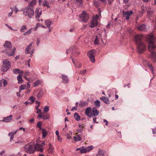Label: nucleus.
Masks as SVG:
<instances>
[{"mask_svg": "<svg viewBox=\"0 0 156 156\" xmlns=\"http://www.w3.org/2000/svg\"><path fill=\"white\" fill-rule=\"evenodd\" d=\"M148 40L149 43L148 49L151 52V58L154 61H156V52H154L156 49V41L152 35L148 37Z\"/></svg>", "mask_w": 156, "mask_h": 156, "instance_id": "f257e3e1", "label": "nucleus"}, {"mask_svg": "<svg viewBox=\"0 0 156 156\" xmlns=\"http://www.w3.org/2000/svg\"><path fill=\"white\" fill-rule=\"evenodd\" d=\"M143 36L137 35L135 37L134 40L137 45V49L139 53H142L146 50V46L142 41Z\"/></svg>", "mask_w": 156, "mask_h": 156, "instance_id": "f03ea898", "label": "nucleus"}, {"mask_svg": "<svg viewBox=\"0 0 156 156\" xmlns=\"http://www.w3.org/2000/svg\"><path fill=\"white\" fill-rule=\"evenodd\" d=\"M23 14L25 16H27L30 18H31L34 14V10L33 7L27 6L24 9Z\"/></svg>", "mask_w": 156, "mask_h": 156, "instance_id": "7ed1b4c3", "label": "nucleus"}, {"mask_svg": "<svg viewBox=\"0 0 156 156\" xmlns=\"http://www.w3.org/2000/svg\"><path fill=\"white\" fill-rule=\"evenodd\" d=\"M10 66V63L7 59L3 60L2 67L1 68L2 71L4 73L9 69ZM4 73H3V74Z\"/></svg>", "mask_w": 156, "mask_h": 156, "instance_id": "20e7f679", "label": "nucleus"}, {"mask_svg": "<svg viewBox=\"0 0 156 156\" xmlns=\"http://www.w3.org/2000/svg\"><path fill=\"white\" fill-rule=\"evenodd\" d=\"M24 149L27 153L30 154L33 153L35 151L34 146L29 144L25 145L24 147Z\"/></svg>", "mask_w": 156, "mask_h": 156, "instance_id": "39448f33", "label": "nucleus"}, {"mask_svg": "<svg viewBox=\"0 0 156 156\" xmlns=\"http://www.w3.org/2000/svg\"><path fill=\"white\" fill-rule=\"evenodd\" d=\"M80 19L82 21L86 23L89 19L88 15L84 11H83L80 16Z\"/></svg>", "mask_w": 156, "mask_h": 156, "instance_id": "423d86ee", "label": "nucleus"}, {"mask_svg": "<svg viewBox=\"0 0 156 156\" xmlns=\"http://www.w3.org/2000/svg\"><path fill=\"white\" fill-rule=\"evenodd\" d=\"M16 50V48L15 47H14L12 49H10L9 50L7 49H5V50L2 51V52L4 53H5L6 55L9 56H13L14 55V53Z\"/></svg>", "mask_w": 156, "mask_h": 156, "instance_id": "0eeeda50", "label": "nucleus"}, {"mask_svg": "<svg viewBox=\"0 0 156 156\" xmlns=\"http://www.w3.org/2000/svg\"><path fill=\"white\" fill-rule=\"evenodd\" d=\"M95 51L94 50H93L90 51L88 52V56L90 61L93 63H94L95 61V57L94 54L95 53Z\"/></svg>", "mask_w": 156, "mask_h": 156, "instance_id": "6e6552de", "label": "nucleus"}, {"mask_svg": "<svg viewBox=\"0 0 156 156\" xmlns=\"http://www.w3.org/2000/svg\"><path fill=\"white\" fill-rule=\"evenodd\" d=\"M99 112L97 110V108L96 107H94L92 109L91 112L90 113V118L93 116H97L99 114Z\"/></svg>", "mask_w": 156, "mask_h": 156, "instance_id": "1a4fd4ad", "label": "nucleus"}, {"mask_svg": "<svg viewBox=\"0 0 156 156\" xmlns=\"http://www.w3.org/2000/svg\"><path fill=\"white\" fill-rule=\"evenodd\" d=\"M123 16L125 19L128 20L129 18L130 15H132L133 13V12L132 11H127L125 12L123 11Z\"/></svg>", "mask_w": 156, "mask_h": 156, "instance_id": "9d476101", "label": "nucleus"}, {"mask_svg": "<svg viewBox=\"0 0 156 156\" xmlns=\"http://www.w3.org/2000/svg\"><path fill=\"white\" fill-rule=\"evenodd\" d=\"M42 14V10L40 8H37L35 11V17L36 19H38Z\"/></svg>", "mask_w": 156, "mask_h": 156, "instance_id": "9b49d317", "label": "nucleus"}, {"mask_svg": "<svg viewBox=\"0 0 156 156\" xmlns=\"http://www.w3.org/2000/svg\"><path fill=\"white\" fill-rule=\"evenodd\" d=\"M3 46L6 49L9 50L12 48V46L11 42L8 41H6L3 45Z\"/></svg>", "mask_w": 156, "mask_h": 156, "instance_id": "f8f14e48", "label": "nucleus"}, {"mask_svg": "<svg viewBox=\"0 0 156 156\" xmlns=\"http://www.w3.org/2000/svg\"><path fill=\"white\" fill-rule=\"evenodd\" d=\"M98 18H93L92 23L90 26V27L91 28H94V27L96 26L97 25L98 23L97 22V19Z\"/></svg>", "mask_w": 156, "mask_h": 156, "instance_id": "ddd939ff", "label": "nucleus"}, {"mask_svg": "<svg viewBox=\"0 0 156 156\" xmlns=\"http://www.w3.org/2000/svg\"><path fill=\"white\" fill-rule=\"evenodd\" d=\"M60 78L62 79V81L63 83H67L69 81L68 76L66 75H62L60 77Z\"/></svg>", "mask_w": 156, "mask_h": 156, "instance_id": "4468645a", "label": "nucleus"}, {"mask_svg": "<svg viewBox=\"0 0 156 156\" xmlns=\"http://www.w3.org/2000/svg\"><path fill=\"white\" fill-rule=\"evenodd\" d=\"M35 150H36L37 151H40V152H42L43 151V149L42 148V146L40 144H37L35 146Z\"/></svg>", "mask_w": 156, "mask_h": 156, "instance_id": "2eb2a0df", "label": "nucleus"}, {"mask_svg": "<svg viewBox=\"0 0 156 156\" xmlns=\"http://www.w3.org/2000/svg\"><path fill=\"white\" fill-rule=\"evenodd\" d=\"M12 115H10L7 117H4L2 120V121L7 122H10L12 119Z\"/></svg>", "mask_w": 156, "mask_h": 156, "instance_id": "dca6fc26", "label": "nucleus"}, {"mask_svg": "<svg viewBox=\"0 0 156 156\" xmlns=\"http://www.w3.org/2000/svg\"><path fill=\"white\" fill-rule=\"evenodd\" d=\"M91 112V108L90 107H88L85 110V114L89 118H90V113Z\"/></svg>", "mask_w": 156, "mask_h": 156, "instance_id": "f3484780", "label": "nucleus"}, {"mask_svg": "<svg viewBox=\"0 0 156 156\" xmlns=\"http://www.w3.org/2000/svg\"><path fill=\"white\" fill-rule=\"evenodd\" d=\"M13 72L15 74L19 73L21 75L23 73V71L20 70L18 69H13Z\"/></svg>", "mask_w": 156, "mask_h": 156, "instance_id": "a211bd4d", "label": "nucleus"}, {"mask_svg": "<svg viewBox=\"0 0 156 156\" xmlns=\"http://www.w3.org/2000/svg\"><path fill=\"white\" fill-rule=\"evenodd\" d=\"M101 100H102L103 102L106 104H109V101L108 98L105 97H102L100 98Z\"/></svg>", "mask_w": 156, "mask_h": 156, "instance_id": "6ab92c4d", "label": "nucleus"}, {"mask_svg": "<svg viewBox=\"0 0 156 156\" xmlns=\"http://www.w3.org/2000/svg\"><path fill=\"white\" fill-rule=\"evenodd\" d=\"M32 45V43H30L28 46L25 49V53L27 54H29L30 52H29V50L31 49Z\"/></svg>", "mask_w": 156, "mask_h": 156, "instance_id": "aec40b11", "label": "nucleus"}, {"mask_svg": "<svg viewBox=\"0 0 156 156\" xmlns=\"http://www.w3.org/2000/svg\"><path fill=\"white\" fill-rule=\"evenodd\" d=\"M138 30L140 31H145L146 30L145 25L144 24L141 25L137 27Z\"/></svg>", "mask_w": 156, "mask_h": 156, "instance_id": "412c9836", "label": "nucleus"}, {"mask_svg": "<svg viewBox=\"0 0 156 156\" xmlns=\"http://www.w3.org/2000/svg\"><path fill=\"white\" fill-rule=\"evenodd\" d=\"M17 131H15L14 133L12 132H10L8 134V136L10 137V141H11L13 139L14 136L15 134L16 133Z\"/></svg>", "mask_w": 156, "mask_h": 156, "instance_id": "4be33fe9", "label": "nucleus"}, {"mask_svg": "<svg viewBox=\"0 0 156 156\" xmlns=\"http://www.w3.org/2000/svg\"><path fill=\"white\" fill-rule=\"evenodd\" d=\"M17 79L18 81V83H23V80L22 79L21 75L19 74L17 77Z\"/></svg>", "mask_w": 156, "mask_h": 156, "instance_id": "5701e85b", "label": "nucleus"}, {"mask_svg": "<svg viewBox=\"0 0 156 156\" xmlns=\"http://www.w3.org/2000/svg\"><path fill=\"white\" fill-rule=\"evenodd\" d=\"M49 148L48 150V151L49 154H51L53 152V148L51 144H49Z\"/></svg>", "mask_w": 156, "mask_h": 156, "instance_id": "b1692460", "label": "nucleus"}, {"mask_svg": "<svg viewBox=\"0 0 156 156\" xmlns=\"http://www.w3.org/2000/svg\"><path fill=\"white\" fill-rule=\"evenodd\" d=\"M51 23V21L49 20H47L45 21V24L47 27L49 28Z\"/></svg>", "mask_w": 156, "mask_h": 156, "instance_id": "393cba45", "label": "nucleus"}, {"mask_svg": "<svg viewBox=\"0 0 156 156\" xmlns=\"http://www.w3.org/2000/svg\"><path fill=\"white\" fill-rule=\"evenodd\" d=\"M74 139L75 141H80L81 140V135L79 134L77 136L74 137Z\"/></svg>", "mask_w": 156, "mask_h": 156, "instance_id": "a878e982", "label": "nucleus"}, {"mask_svg": "<svg viewBox=\"0 0 156 156\" xmlns=\"http://www.w3.org/2000/svg\"><path fill=\"white\" fill-rule=\"evenodd\" d=\"M43 94V91L42 89H41L37 95V97L38 99H41L42 95Z\"/></svg>", "mask_w": 156, "mask_h": 156, "instance_id": "bb28decb", "label": "nucleus"}, {"mask_svg": "<svg viewBox=\"0 0 156 156\" xmlns=\"http://www.w3.org/2000/svg\"><path fill=\"white\" fill-rule=\"evenodd\" d=\"M74 118L77 121H79L80 120V116L77 113L74 114Z\"/></svg>", "mask_w": 156, "mask_h": 156, "instance_id": "cd10ccee", "label": "nucleus"}, {"mask_svg": "<svg viewBox=\"0 0 156 156\" xmlns=\"http://www.w3.org/2000/svg\"><path fill=\"white\" fill-rule=\"evenodd\" d=\"M43 5L44 7L47 6L48 8L50 7L49 2L46 0H44L43 1Z\"/></svg>", "mask_w": 156, "mask_h": 156, "instance_id": "c85d7f7f", "label": "nucleus"}, {"mask_svg": "<svg viewBox=\"0 0 156 156\" xmlns=\"http://www.w3.org/2000/svg\"><path fill=\"white\" fill-rule=\"evenodd\" d=\"M42 83V81L40 80H37L34 83V86L36 87L38 85L41 84Z\"/></svg>", "mask_w": 156, "mask_h": 156, "instance_id": "c756f323", "label": "nucleus"}, {"mask_svg": "<svg viewBox=\"0 0 156 156\" xmlns=\"http://www.w3.org/2000/svg\"><path fill=\"white\" fill-rule=\"evenodd\" d=\"M79 105L81 107H83L87 106V103L86 101L80 102L79 104Z\"/></svg>", "mask_w": 156, "mask_h": 156, "instance_id": "7c9ffc66", "label": "nucleus"}, {"mask_svg": "<svg viewBox=\"0 0 156 156\" xmlns=\"http://www.w3.org/2000/svg\"><path fill=\"white\" fill-rule=\"evenodd\" d=\"M36 0H33L31 2L29 3V5L28 6L29 7H33V6L36 4Z\"/></svg>", "mask_w": 156, "mask_h": 156, "instance_id": "2f4dec72", "label": "nucleus"}, {"mask_svg": "<svg viewBox=\"0 0 156 156\" xmlns=\"http://www.w3.org/2000/svg\"><path fill=\"white\" fill-rule=\"evenodd\" d=\"M147 13L148 16H150L154 13V11L151 9H148L147 10Z\"/></svg>", "mask_w": 156, "mask_h": 156, "instance_id": "473e14b6", "label": "nucleus"}, {"mask_svg": "<svg viewBox=\"0 0 156 156\" xmlns=\"http://www.w3.org/2000/svg\"><path fill=\"white\" fill-rule=\"evenodd\" d=\"M72 61L73 63H74V65H75V66L77 67L78 68H80L81 66V64L80 62H77L76 63L72 59Z\"/></svg>", "mask_w": 156, "mask_h": 156, "instance_id": "72a5a7b5", "label": "nucleus"}, {"mask_svg": "<svg viewBox=\"0 0 156 156\" xmlns=\"http://www.w3.org/2000/svg\"><path fill=\"white\" fill-rule=\"evenodd\" d=\"M94 105L95 106V107H99L100 106V102L99 101L97 100L94 101Z\"/></svg>", "mask_w": 156, "mask_h": 156, "instance_id": "f704fd0d", "label": "nucleus"}, {"mask_svg": "<svg viewBox=\"0 0 156 156\" xmlns=\"http://www.w3.org/2000/svg\"><path fill=\"white\" fill-rule=\"evenodd\" d=\"M42 137L44 138L47 135V132L45 129H42Z\"/></svg>", "mask_w": 156, "mask_h": 156, "instance_id": "c9c22d12", "label": "nucleus"}, {"mask_svg": "<svg viewBox=\"0 0 156 156\" xmlns=\"http://www.w3.org/2000/svg\"><path fill=\"white\" fill-rule=\"evenodd\" d=\"M27 28L25 25H23L22 27L20 29V31L22 32H23L27 30Z\"/></svg>", "mask_w": 156, "mask_h": 156, "instance_id": "e433bc0d", "label": "nucleus"}, {"mask_svg": "<svg viewBox=\"0 0 156 156\" xmlns=\"http://www.w3.org/2000/svg\"><path fill=\"white\" fill-rule=\"evenodd\" d=\"M49 115L48 114H43V119H47L49 118Z\"/></svg>", "mask_w": 156, "mask_h": 156, "instance_id": "4c0bfd02", "label": "nucleus"}, {"mask_svg": "<svg viewBox=\"0 0 156 156\" xmlns=\"http://www.w3.org/2000/svg\"><path fill=\"white\" fill-rule=\"evenodd\" d=\"M94 44L95 45L98 44H99V40L98 37L97 36H96L95 38V40L94 41Z\"/></svg>", "mask_w": 156, "mask_h": 156, "instance_id": "58836bf2", "label": "nucleus"}, {"mask_svg": "<svg viewBox=\"0 0 156 156\" xmlns=\"http://www.w3.org/2000/svg\"><path fill=\"white\" fill-rule=\"evenodd\" d=\"M96 156H105L104 153L100 150L98 151V154Z\"/></svg>", "mask_w": 156, "mask_h": 156, "instance_id": "ea45409f", "label": "nucleus"}, {"mask_svg": "<svg viewBox=\"0 0 156 156\" xmlns=\"http://www.w3.org/2000/svg\"><path fill=\"white\" fill-rule=\"evenodd\" d=\"M31 32V29H29L26 32L24 33L23 34V35L26 36L30 34Z\"/></svg>", "mask_w": 156, "mask_h": 156, "instance_id": "a19ab883", "label": "nucleus"}, {"mask_svg": "<svg viewBox=\"0 0 156 156\" xmlns=\"http://www.w3.org/2000/svg\"><path fill=\"white\" fill-rule=\"evenodd\" d=\"M49 110V107L48 106H45L44 108V112L46 113Z\"/></svg>", "mask_w": 156, "mask_h": 156, "instance_id": "79ce46f5", "label": "nucleus"}, {"mask_svg": "<svg viewBox=\"0 0 156 156\" xmlns=\"http://www.w3.org/2000/svg\"><path fill=\"white\" fill-rule=\"evenodd\" d=\"M80 151L81 153H85L87 151V149L86 148L80 149Z\"/></svg>", "mask_w": 156, "mask_h": 156, "instance_id": "37998d69", "label": "nucleus"}, {"mask_svg": "<svg viewBox=\"0 0 156 156\" xmlns=\"http://www.w3.org/2000/svg\"><path fill=\"white\" fill-rule=\"evenodd\" d=\"M100 2L98 0H95L94 2V4L95 6L97 7L98 6Z\"/></svg>", "mask_w": 156, "mask_h": 156, "instance_id": "c03bdc74", "label": "nucleus"}, {"mask_svg": "<svg viewBox=\"0 0 156 156\" xmlns=\"http://www.w3.org/2000/svg\"><path fill=\"white\" fill-rule=\"evenodd\" d=\"M26 87V85H21L20 88V91L24 89Z\"/></svg>", "mask_w": 156, "mask_h": 156, "instance_id": "a18cd8bd", "label": "nucleus"}, {"mask_svg": "<svg viewBox=\"0 0 156 156\" xmlns=\"http://www.w3.org/2000/svg\"><path fill=\"white\" fill-rule=\"evenodd\" d=\"M147 66L151 70L153 69V67L151 64L149 63L148 64Z\"/></svg>", "mask_w": 156, "mask_h": 156, "instance_id": "49530a36", "label": "nucleus"}, {"mask_svg": "<svg viewBox=\"0 0 156 156\" xmlns=\"http://www.w3.org/2000/svg\"><path fill=\"white\" fill-rule=\"evenodd\" d=\"M41 24L39 23H37L36 25V27L35 28V30H36L38 28L41 27Z\"/></svg>", "mask_w": 156, "mask_h": 156, "instance_id": "de8ad7c7", "label": "nucleus"}, {"mask_svg": "<svg viewBox=\"0 0 156 156\" xmlns=\"http://www.w3.org/2000/svg\"><path fill=\"white\" fill-rule=\"evenodd\" d=\"M29 99L32 102H34V101L35 98L33 96H31L30 98Z\"/></svg>", "mask_w": 156, "mask_h": 156, "instance_id": "09e8293b", "label": "nucleus"}, {"mask_svg": "<svg viewBox=\"0 0 156 156\" xmlns=\"http://www.w3.org/2000/svg\"><path fill=\"white\" fill-rule=\"evenodd\" d=\"M84 126H82V127L79 129H78L77 130V132L79 133H81L83 131V127Z\"/></svg>", "mask_w": 156, "mask_h": 156, "instance_id": "8fccbe9b", "label": "nucleus"}, {"mask_svg": "<svg viewBox=\"0 0 156 156\" xmlns=\"http://www.w3.org/2000/svg\"><path fill=\"white\" fill-rule=\"evenodd\" d=\"M93 148V147L92 146H90L87 147V150L88 151H89L92 150Z\"/></svg>", "mask_w": 156, "mask_h": 156, "instance_id": "3c124183", "label": "nucleus"}, {"mask_svg": "<svg viewBox=\"0 0 156 156\" xmlns=\"http://www.w3.org/2000/svg\"><path fill=\"white\" fill-rule=\"evenodd\" d=\"M86 72V69L82 71H81L80 72V74L83 75L85 74Z\"/></svg>", "mask_w": 156, "mask_h": 156, "instance_id": "603ef678", "label": "nucleus"}, {"mask_svg": "<svg viewBox=\"0 0 156 156\" xmlns=\"http://www.w3.org/2000/svg\"><path fill=\"white\" fill-rule=\"evenodd\" d=\"M62 138L60 137L59 135L57 136V140H58L60 142H62Z\"/></svg>", "mask_w": 156, "mask_h": 156, "instance_id": "864d4df0", "label": "nucleus"}, {"mask_svg": "<svg viewBox=\"0 0 156 156\" xmlns=\"http://www.w3.org/2000/svg\"><path fill=\"white\" fill-rule=\"evenodd\" d=\"M113 25L112 23L111 22H109L107 25V28H110V26Z\"/></svg>", "mask_w": 156, "mask_h": 156, "instance_id": "5fc2aeb1", "label": "nucleus"}, {"mask_svg": "<svg viewBox=\"0 0 156 156\" xmlns=\"http://www.w3.org/2000/svg\"><path fill=\"white\" fill-rule=\"evenodd\" d=\"M3 83L4 86H5L7 84V81H6L5 80H3Z\"/></svg>", "mask_w": 156, "mask_h": 156, "instance_id": "6e6d98bb", "label": "nucleus"}, {"mask_svg": "<svg viewBox=\"0 0 156 156\" xmlns=\"http://www.w3.org/2000/svg\"><path fill=\"white\" fill-rule=\"evenodd\" d=\"M41 122H40V121H39L38 122L37 124V126L38 127H40L41 126Z\"/></svg>", "mask_w": 156, "mask_h": 156, "instance_id": "4d7b16f0", "label": "nucleus"}, {"mask_svg": "<svg viewBox=\"0 0 156 156\" xmlns=\"http://www.w3.org/2000/svg\"><path fill=\"white\" fill-rule=\"evenodd\" d=\"M40 42V39L39 38H37V45H38Z\"/></svg>", "mask_w": 156, "mask_h": 156, "instance_id": "13d9d810", "label": "nucleus"}, {"mask_svg": "<svg viewBox=\"0 0 156 156\" xmlns=\"http://www.w3.org/2000/svg\"><path fill=\"white\" fill-rule=\"evenodd\" d=\"M76 1L77 3L81 4L82 2V0H76Z\"/></svg>", "mask_w": 156, "mask_h": 156, "instance_id": "bf43d9fd", "label": "nucleus"}, {"mask_svg": "<svg viewBox=\"0 0 156 156\" xmlns=\"http://www.w3.org/2000/svg\"><path fill=\"white\" fill-rule=\"evenodd\" d=\"M66 138L67 139H70L72 138V137L70 136L69 134H68L66 136Z\"/></svg>", "mask_w": 156, "mask_h": 156, "instance_id": "052dcab7", "label": "nucleus"}, {"mask_svg": "<svg viewBox=\"0 0 156 156\" xmlns=\"http://www.w3.org/2000/svg\"><path fill=\"white\" fill-rule=\"evenodd\" d=\"M19 11L18 9L16 6L15 8V12L16 13H17V12Z\"/></svg>", "mask_w": 156, "mask_h": 156, "instance_id": "680f3d73", "label": "nucleus"}, {"mask_svg": "<svg viewBox=\"0 0 156 156\" xmlns=\"http://www.w3.org/2000/svg\"><path fill=\"white\" fill-rule=\"evenodd\" d=\"M30 59H28L27 61V65L29 67H30Z\"/></svg>", "mask_w": 156, "mask_h": 156, "instance_id": "e2e57ef3", "label": "nucleus"}, {"mask_svg": "<svg viewBox=\"0 0 156 156\" xmlns=\"http://www.w3.org/2000/svg\"><path fill=\"white\" fill-rule=\"evenodd\" d=\"M29 73L28 71L25 72L24 73V75L25 76H28L29 75Z\"/></svg>", "mask_w": 156, "mask_h": 156, "instance_id": "0e129e2a", "label": "nucleus"}, {"mask_svg": "<svg viewBox=\"0 0 156 156\" xmlns=\"http://www.w3.org/2000/svg\"><path fill=\"white\" fill-rule=\"evenodd\" d=\"M37 111L36 112V113L37 114L41 113V110L40 109H38L37 110Z\"/></svg>", "mask_w": 156, "mask_h": 156, "instance_id": "69168bd1", "label": "nucleus"}, {"mask_svg": "<svg viewBox=\"0 0 156 156\" xmlns=\"http://www.w3.org/2000/svg\"><path fill=\"white\" fill-rule=\"evenodd\" d=\"M5 151L3 150L0 153V155L1 156L3 154L5 153Z\"/></svg>", "mask_w": 156, "mask_h": 156, "instance_id": "338daca9", "label": "nucleus"}, {"mask_svg": "<svg viewBox=\"0 0 156 156\" xmlns=\"http://www.w3.org/2000/svg\"><path fill=\"white\" fill-rule=\"evenodd\" d=\"M153 133H156V127L153 129Z\"/></svg>", "mask_w": 156, "mask_h": 156, "instance_id": "774afa93", "label": "nucleus"}]
</instances>
